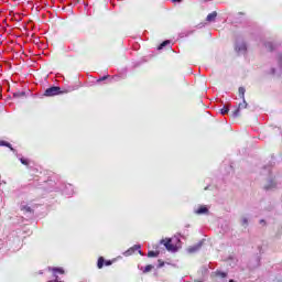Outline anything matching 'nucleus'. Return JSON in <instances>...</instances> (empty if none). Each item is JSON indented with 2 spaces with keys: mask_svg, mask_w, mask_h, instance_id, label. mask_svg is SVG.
I'll return each mask as SVG.
<instances>
[{
  "mask_svg": "<svg viewBox=\"0 0 282 282\" xmlns=\"http://www.w3.org/2000/svg\"><path fill=\"white\" fill-rule=\"evenodd\" d=\"M280 64L282 65V56L280 57Z\"/></svg>",
  "mask_w": 282,
  "mask_h": 282,
  "instance_id": "nucleus-27",
  "label": "nucleus"
},
{
  "mask_svg": "<svg viewBox=\"0 0 282 282\" xmlns=\"http://www.w3.org/2000/svg\"><path fill=\"white\" fill-rule=\"evenodd\" d=\"M159 254H160V252H155V251L148 252V257H158Z\"/></svg>",
  "mask_w": 282,
  "mask_h": 282,
  "instance_id": "nucleus-19",
  "label": "nucleus"
},
{
  "mask_svg": "<svg viewBox=\"0 0 282 282\" xmlns=\"http://www.w3.org/2000/svg\"><path fill=\"white\" fill-rule=\"evenodd\" d=\"M53 272H59V274H65V271L62 268H54Z\"/></svg>",
  "mask_w": 282,
  "mask_h": 282,
  "instance_id": "nucleus-20",
  "label": "nucleus"
},
{
  "mask_svg": "<svg viewBox=\"0 0 282 282\" xmlns=\"http://www.w3.org/2000/svg\"><path fill=\"white\" fill-rule=\"evenodd\" d=\"M169 43H171L170 41H164L160 46L159 50H162L163 47H166V45H169Z\"/></svg>",
  "mask_w": 282,
  "mask_h": 282,
  "instance_id": "nucleus-21",
  "label": "nucleus"
},
{
  "mask_svg": "<svg viewBox=\"0 0 282 282\" xmlns=\"http://www.w3.org/2000/svg\"><path fill=\"white\" fill-rule=\"evenodd\" d=\"M228 111H230V108L228 106H224V108L220 109L221 116H226V113H228Z\"/></svg>",
  "mask_w": 282,
  "mask_h": 282,
  "instance_id": "nucleus-11",
  "label": "nucleus"
},
{
  "mask_svg": "<svg viewBox=\"0 0 282 282\" xmlns=\"http://www.w3.org/2000/svg\"><path fill=\"white\" fill-rule=\"evenodd\" d=\"M229 282H235V280H229Z\"/></svg>",
  "mask_w": 282,
  "mask_h": 282,
  "instance_id": "nucleus-31",
  "label": "nucleus"
},
{
  "mask_svg": "<svg viewBox=\"0 0 282 282\" xmlns=\"http://www.w3.org/2000/svg\"><path fill=\"white\" fill-rule=\"evenodd\" d=\"M195 213L196 215H208V208L206 206H200Z\"/></svg>",
  "mask_w": 282,
  "mask_h": 282,
  "instance_id": "nucleus-5",
  "label": "nucleus"
},
{
  "mask_svg": "<svg viewBox=\"0 0 282 282\" xmlns=\"http://www.w3.org/2000/svg\"><path fill=\"white\" fill-rule=\"evenodd\" d=\"M140 245H135L134 246V248H131L130 250H128L127 252L129 253V254H131V252H133V251H135V250H140Z\"/></svg>",
  "mask_w": 282,
  "mask_h": 282,
  "instance_id": "nucleus-15",
  "label": "nucleus"
},
{
  "mask_svg": "<svg viewBox=\"0 0 282 282\" xmlns=\"http://www.w3.org/2000/svg\"><path fill=\"white\" fill-rule=\"evenodd\" d=\"M152 269H153V265H152V264H148V265L144 268L143 272H144V273L151 272Z\"/></svg>",
  "mask_w": 282,
  "mask_h": 282,
  "instance_id": "nucleus-17",
  "label": "nucleus"
},
{
  "mask_svg": "<svg viewBox=\"0 0 282 282\" xmlns=\"http://www.w3.org/2000/svg\"><path fill=\"white\" fill-rule=\"evenodd\" d=\"M202 248V241L194 245V246H191L187 248V252L188 254H194V252H198V250Z\"/></svg>",
  "mask_w": 282,
  "mask_h": 282,
  "instance_id": "nucleus-4",
  "label": "nucleus"
},
{
  "mask_svg": "<svg viewBox=\"0 0 282 282\" xmlns=\"http://www.w3.org/2000/svg\"><path fill=\"white\" fill-rule=\"evenodd\" d=\"M58 94H61V87L53 86L45 90L44 96L52 97V96H58Z\"/></svg>",
  "mask_w": 282,
  "mask_h": 282,
  "instance_id": "nucleus-2",
  "label": "nucleus"
},
{
  "mask_svg": "<svg viewBox=\"0 0 282 282\" xmlns=\"http://www.w3.org/2000/svg\"><path fill=\"white\" fill-rule=\"evenodd\" d=\"M276 184L274 182H271L269 185H264L265 191H271V188H274Z\"/></svg>",
  "mask_w": 282,
  "mask_h": 282,
  "instance_id": "nucleus-13",
  "label": "nucleus"
},
{
  "mask_svg": "<svg viewBox=\"0 0 282 282\" xmlns=\"http://www.w3.org/2000/svg\"><path fill=\"white\" fill-rule=\"evenodd\" d=\"M100 80H107V76L101 77Z\"/></svg>",
  "mask_w": 282,
  "mask_h": 282,
  "instance_id": "nucleus-25",
  "label": "nucleus"
},
{
  "mask_svg": "<svg viewBox=\"0 0 282 282\" xmlns=\"http://www.w3.org/2000/svg\"><path fill=\"white\" fill-rule=\"evenodd\" d=\"M21 210H25V213H32V208L28 205L22 206Z\"/></svg>",
  "mask_w": 282,
  "mask_h": 282,
  "instance_id": "nucleus-14",
  "label": "nucleus"
},
{
  "mask_svg": "<svg viewBox=\"0 0 282 282\" xmlns=\"http://www.w3.org/2000/svg\"><path fill=\"white\" fill-rule=\"evenodd\" d=\"M104 263H105V260H104L102 258H99L98 263H97V267H98L99 269H101L102 265H104Z\"/></svg>",
  "mask_w": 282,
  "mask_h": 282,
  "instance_id": "nucleus-16",
  "label": "nucleus"
},
{
  "mask_svg": "<svg viewBox=\"0 0 282 282\" xmlns=\"http://www.w3.org/2000/svg\"><path fill=\"white\" fill-rule=\"evenodd\" d=\"M238 93L241 100L246 99V88L239 87Z\"/></svg>",
  "mask_w": 282,
  "mask_h": 282,
  "instance_id": "nucleus-7",
  "label": "nucleus"
},
{
  "mask_svg": "<svg viewBox=\"0 0 282 282\" xmlns=\"http://www.w3.org/2000/svg\"><path fill=\"white\" fill-rule=\"evenodd\" d=\"M160 243L164 246L169 252H175L176 250L175 246L173 245V239L171 238L162 239Z\"/></svg>",
  "mask_w": 282,
  "mask_h": 282,
  "instance_id": "nucleus-1",
  "label": "nucleus"
},
{
  "mask_svg": "<svg viewBox=\"0 0 282 282\" xmlns=\"http://www.w3.org/2000/svg\"><path fill=\"white\" fill-rule=\"evenodd\" d=\"M56 281H58V275H55Z\"/></svg>",
  "mask_w": 282,
  "mask_h": 282,
  "instance_id": "nucleus-28",
  "label": "nucleus"
},
{
  "mask_svg": "<svg viewBox=\"0 0 282 282\" xmlns=\"http://www.w3.org/2000/svg\"><path fill=\"white\" fill-rule=\"evenodd\" d=\"M240 224H241V226L247 228V226H248V217L242 216L241 219H240Z\"/></svg>",
  "mask_w": 282,
  "mask_h": 282,
  "instance_id": "nucleus-8",
  "label": "nucleus"
},
{
  "mask_svg": "<svg viewBox=\"0 0 282 282\" xmlns=\"http://www.w3.org/2000/svg\"><path fill=\"white\" fill-rule=\"evenodd\" d=\"M173 1H177V2H180V1H182V0H173Z\"/></svg>",
  "mask_w": 282,
  "mask_h": 282,
  "instance_id": "nucleus-30",
  "label": "nucleus"
},
{
  "mask_svg": "<svg viewBox=\"0 0 282 282\" xmlns=\"http://www.w3.org/2000/svg\"><path fill=\"white\" fill-rule=\"evenodd\" d=\"M215 19H217V12H216V11L209 13V14L207 15V19H206V20L209 21V22H213V21H215Z\"/></svg>",
  "mask_w": 282,
  "mask_h": 282,
  "instance_id": "nucleus-6",
  "label": "nucleus"
},
{
  "mask_svg": "<svg viewBox=\"0 0 282 282\" xmlns=\"http://www.w3.org/2000/svg\"><path fill=\"white\" fill-rule=\"evenodd\" d=\"M14 98H21V96H25V93H14Z\"/></svg>",
  "mask_w": 282,
  "mask_h": 282,
  "instance_id": "nucleus-22",
  "label": "nucleus"
},
{
  "mask_svg": "<svg viewBox=\"0 0 282 282\" xmlns=\"http://www.w3.org/2000/svg\"><path fill=\"white\" fill-rule=\"evenodd\" d=\"M276 69L272 68L271 74H275Z\"/></svg>",
  "mask_w": 282,
  "mask_h": 282,
  "instance_id": "nucleus-24",
  "label": "nucleus"
},
{
  "mask_svg": "<svg viewBox=\"0 0 282 282\" xmlns=\"http://www.w3.org/2000/svg\"><path fill=\"white\" fill-rule=\"evenodd\" d=\"M216 274L217 276H221V279H226V276L228 275L226 272H221V271H218Z\"/></svg>",
  "mask_w": 282,
  "mask_h": 282,
  "instance_id": "nucleus-18",
  "label": "nucleus"
},
{
  "mask_svg": "<svg viewBox=\"0 0 282 282\" xmlns=\"http://www.w3.org/2000/svg\"><path fill=\"white\" fill-rule=\"evenodd\" d=\"M106 265H111V262H106Z\"/></svg>",
  "mask_w": 282,
  "mask_h": 282,
  "instance_id": "nucleus-26",
  "label": "nucleus"
},
{
  "mask_svg": "<svg viewBox=\"0 0 282 282\" xmlns=\"http://www.w3.org/2000/svg\"><path fill=\"white\" fill-rule=\"evenodd\" d=\"M247 108H248V102L246 101V99H242V104H239L238 108L232 112L234 118H238L239 111H241V109H247Z\"/></svg>",
  "mask_w": 282,
  "mask_h": 282,
  "instance_id": "nucleus-3",
  "label": "nucleus"
},
{
  "mask_svg": "<svg viewBox=\"0 0 282 282\" xmlns=\"http://www.w3.org/2000/svg\"><path fill=\"white\" fill-rule=\"evenodd\" d=\"M237 52H246V44H240L236 46Z\"/></svg>",
  "mask_w": 282,
  "mask_h": 282,
  "instance_id": "nucleus-10",
  "label": "nucleus"
},
{
  "mask_svg": "<svg viewBox=\"0 0 282 282\" xmlns=\"http://www.w3.org/2000/svg\"><path fill=\"white\" fill-rule=\"evenodd\" d=\"M20 162H21V164H24V166H28V160H25V159H20Z\"/></svg>",
  "mask_w": 282,
  "mask_h": 282,
  "instance_id": "nucleus-23",
  "label": "nucleus"
},
{
  "mask_svg": "<svg viewBox=\"0 0 282 282\" xmlns=\"http://www.w3.org/2000/svg\"><path fill=\"white\" fill-rule=\"evenodd\" d=\"M139 254H142V250H139Z\"/></svg>",
  "mask_w": 282,
  "mask_h": 282,
  "instance_id": "nucleus-29",
  "label": "nucleus"
},
{
  "mask_svg": "<svg viewBox=\"0 0 282 282\" xmlns=\"http://www.w3.org/2000/svg\"><path fill=\"white\" fill-rule=\"evenodd\" d=\"M264 47H267V50H269V52H272V50H274V44H272V42H267L264 44Z\"/></svg>",
  "mask_w": 282,
  "mask_h": 282,
  "instance_id": "nucleus-9",
  "label": "nucleus"
},
{
  "mask_svg": "<svg viewBox=\"0 0 282 282\" xmlns=\"http://www.w3.org/2000/svg\"><path fill=\"white\" fill-rule=\"evenodd\" d=\"M0 147H8L9 149H11V151H14L12 145L6 141H0Z\"/></svg>",
  "mask_w": 282,
  "mask_h": 282,
  "instance_id": "nucleus-12",
  "label": "nucleus"
}]
</instances>
